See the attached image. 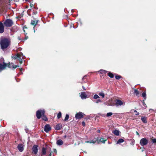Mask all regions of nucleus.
<instances>
[{
  "mask_svg": "<svg viewBox=\"0 0 156 156\" xmlns=\"http://www.w3.org/2000/svg\"><path fill=\"white\" fill-rule=\"evenodd\" d=\"M61 126L60 124H58L56 126L55 129L57 130H59L61 129Z\"/></svg>",
  "mask_w": 156,
  "mask_h": 156,
  "instance_id": "18",
  "label": "nucleus"
},
{
  "mask_svg": "<svg viewBox=\"0 0 156 156\" xmlns=\"http://www.w3.org/2000/svg\"><path fill=\"white\" fill-rule=\"evenodd\" d=\"M62 114L61 112H59L58 114L57 117L58 119H59L61 117Z\"/></svg>",
  "mask_w": 156,
  "mask_h": 156,
  "instance_id": "27",
  "label": "nucleus"
},
{
  "mask_svg": "<svg viewBox=\"0 0 156 156\" xmlns=\"http://www.w3.org/2000/svg\"><path fill=\"white\" fill-rule=\"evenodd\" d=\"M83 114L82 112H79L75 115V118L76 119H81L83 117Z\"/></svg>",
  "mask_w": 156,
  "mask_h": 156,
  "instance_id": "8",
  "label": "nucleus"
},
{
  "mask_svg": "<svg viewBox=\"0 0 156 156\" xmlns=\"http://www.w3.org/2000/svg\"><path fill=\"white\" fill-rule=\"evenodd\" d=\"M46 153V149L44 147H43L42 149V155H45Z\"/></svg>",
  "mask_w": 156,
  "mask_h": 156,
  "instance_id": "16",
  "label": "nucleus"
},
{
  "mask_svg": "<svg viewBox=\"0 0 156 156\" xmlns=\"http://www.w3.org/2000/svg\"><path fill=\"white\" fill-rule=\"evenodd\" d=\"M28 38V37H27V36H26V37H25V40H27Z\"/></svg>",
  "mask_w": 156,
  "mask_h": 156,
  "instance_id": "38",
  "label": "nucleus"
},
{
  "mask_svg": "<svg viewBox=\"0 0 156 156\" xmlns=\"http://www.w3.org/2000/svg\"><path fill=\"white\" fill-rule=\"evenodd\" d=\"M148 142V140L145 138L142 139L140 141V143L142 146H144L147 144Z\"/></svg>",
  "mask_w": 156,
  "mask_h": 156,
  "instance_id": "6",
  "label": "nucleus"
},
{
  "mask_svg": "<svg viewBox=\"0 0 156 156\" xmlns=\"http://www.w3.org/2000/svg\"><path fill=\"white\" fill-rule=\"evenodd\" d=\"M51 153H50L49 155V156H51Z\"/></svg>",
  "mask_w": 156,
  "mask_h": 156,
  "instance_id": "42",
  "label": "nucleus"
},
{
  "mask_svg": "<svg viewBox=\"0 0 156 156\" xmlns=\"http://www.w3.org/2000/svg\"><path fill=\"white\" fill-rule=\"evenodd\" d=\"M88 93V92H87L86 93L85 92H81L80 95V96L82 99H85L88 98V97L87 96V94Z\"/></svg>",
  "mask_w": 156,
  "mask_h": 156,
  "instance_id": "5",
  "label": "nucleus"
},
{
  "mask_svg": "<svg viewBox=\"0 0 156 156\" xmlns=\"http://www.w3.org/2000/svg\"><path fill=\"white\" fill-rule=\"evenodd\" d=\"M136 133L137 135H139V133L137 132H136Z\"/></svg>",
  "mask_w": 156,
  "mask_h": 156,
  "instance_id": "37",
  "label": "nucleus"
},
{
  "mask_svg": "<svg viewBox=\"0 0 156 156\" xmlns=\"http://www.w3.org/2000/svg\"><path fill=\"white\" fill-rule=\"evenodd\" d=\"M146 96V94L144 92H143L142 94V96L144 98H145Z\"/></svg>",
  "mask_w": 156,
  "mask_h": 156,
  "instance_id": "33",
  "label": "nucleus"
},
{
  "mask_svg": "<svg viewBox=\"0 0 156 156\" xmlns=\"http://www.w3.org/2000/svg\"><path fill=\"white\" fill-rule=\"evenodd\" d=\"M26 1H28V0H26Z\"/></svg>",
  "mask_w": 156,
  "mask_h": 156,
  "instance_id": "45",
  "label": "nucleus"
},
{
  "mask_svg": "<svg viewBox=\"0 0 156 156\" xmlns=\"http://www.w3.org/2000/svg\"><path fill=\"white\" fill-rule=\"evenodd\" d=\"M38 146L36 145H34L32 148V151L33 152L34 154H36L38 152V149H37Z\"/></svg>",
  "mask_w": 156,
  "mask_h": 156,
  "instance_id": "9",
  "label": "nucleus"
},
{
  "mask_svg": "<svg viewBox=\"0 0 156 156\" xmlns=\"http://www.w3.org/2000/svg\"><path fill=\"white\" fill-rule=\"evenodd\" d=\"M9 44L10 41L9 39L5 38L1 39L0 44L2 49L6 48L9 46Z\"/></svg>",
  "mask_w": 156,
  "mask_h": 156,
  "instance_id": "1",
  "label": "nucleus"
},
{
  "mask_svg": "<svg viewBox=\"0 0 156 156\" xmlns=\"http://www.w3.org/2000/svg\"><path fill=\"white\" fill-rule=\"evenodd\" d=\"M4 24L7 27H10L12 24V22L11 20L7 19L6 20Z\"/></svg>",
  "mask_w": 156,
  "mask_h": 156,
  "instance_id": "7",
  "label": "nucleus"
},
{
  "mask_svg": "<svg viewBox=\"0 0 156 156\" xmlns=\"http://www.w3.org/2000/svg\"><path fill=\"white\" fill-rule=\"evenodd\" d=\"M85 143H93L94 144L95 142V141H94L93 140H92V141H86L85 142Z\"/></svg>",
  "mask_w": 156,
  "mask_h": 156,
  "instance_id": "32",
  "label": "nucleus"
},
{
  "mask_svg": "<svg viewBox=\"0 0 156 156\" xmlns=\"http://www.w3.org/2000/svg\"><path fill=\"white\" fill-rule=\"evenodd\" d=\"M134 94L136 96H138L139 94V92L137 90L135 89L134 90Z\"/></svg>",
  "mask_w": 156,
  "mask_h": 156,
  "instance_id": "25",
  "label": "nucleus"
},
{
  "mask_svg": "<svg viewBox=\"0 0 156 156\" xmlns=\"http://www.w3.org/2000/svg\"><path fill=\"white\" fill-rule=\"evenodd\" d=\"M99 72L101 74H106L107 72V71L103 69L101 70Z\"/></svg>",
  "mask_w": 156,
  "mask_h": 156,
  "instance_id": "20",
  "label": "nucleus"
},
{
  "mask_svg": "<svg viewBox=\"0 0 156 156\" xmlns=\"http://www.w3.org/2000/svg\"><path fill=\"white\" fill-rule=\"evenodd\" d=\"M82 125L83 126H85V122H82Z\"/></svg>",
  "mask_w": 156,
  "mask_h": 156,
  "instance_id": "36",
  "label": "nucleus"
},
{
  "mask_svg": "<svg viewBox=\"0 0 156 156\" xmlns=\"http://www.w3.org/2000/svg\"><path fill=\"white\" fill-rule=\"evenodd\" d=\"M34 32H35V30H34Z\"/></svg>",
  "mask_w": 156,
  "mask_h": 156,
  "instance_id": "44",
  "label": "nucleus"
},
{
  "mask_svg": "<svg viewBox=\"0 0 156 156\" xmlns=\"http://www.w3.org/2000/svg\"><path fill=\"white\" fill-rule=\"evenodd\" d=\"M100 98L99 97L97 94H95L94 96V99H97L98 98Z\"/></svg>",
  "mask_w": 156,
  "mask_h": 156,
  "instance_id": "29",
  "label": "nucleus"
},
{
  "mask_svg": "<svg viewBox=\"0 0 156 156\" xmlns=\"http://www.w3.org/2000/svg\"><path fill=\"white\" fill-rule=\"evenodd\" d=\"M44 110L37 111L36 112L37 118L38 119H40L42 115V119L43 120L45 121L47 120V117L44 115Z\"/></svg>",
  "mask_w": 156,
  "mask_h": 156,
  "instance_id": "3",
  "label": "nucleus"
},
{
  "mask_svg": "<svg viewBox=\"0 0 156 156\" xmlns=\"http://www.w3.org/2000/svg\"><path fill=\"white\" fill-rule=\"evenodd\" d=\"M112 101V100H109L108 101V102L107 104H106V102H105L104 103V104H105V105H107L108 106H112V105H113L114 104V103H112L111 102V101Z\"/></svg>",
  "mask_w": 156,
  "mask_h": 156,
  "instance_id": "14",
  "label": "nucleus"
},
{
  "mask_svg": "<svg viewBox=\"0 0 156 156\" xmlns=\"http://www.w3.org/2000/svg\"><path fill=\"white\" fill-rule=\"evenodd\" d=\"M83 88L84 90H86V89L84 87H83Z\"/></svg>",
  "mask_w": 156,
  "mask_h": 156,
  "instance_id": "39",
  "label": "nucleus"
},
{
  "mask_svg": "<svg viewBox=\"0 0 156 156\" xmlns=\"http://www.w3.org/2000/svg\"><path fill=\"white\" fill-rule=\"evenodd\" d=\"M124 140L123 139H120L117 141V144H119L120 143H122L124 142Z\"/></svg>",
  "mask_w": 156,
  "mask_h": 156,
  "instance_id": "22",
  "label": "nucleus"
},
{
  "mask_svg": "<svg viewBox=\"0 0 156 156\" xmlns=\"http://www.w3.org/2000/svg\"><path fill=\"white\" fill-rule=\"evenodd\" d=\"M141 120L144 123H146L147 122L146 118L145 117H142Z\"/></svg>",
  "mask_w": 156,
  "mask_h": 156,
  "instance_id": "21",
  "label": "nucleus"
},
{
  "mask_svg": "<svg viewBox=\"0 0 156 156\" xmlns=\"http://www.w3.org/2000/svg\"><path fill=\"white\" fill-rule=\"evenodd\" d=\"M69 118V115L68 114H66L64 120L66 121L68 120Z\"/></svg>",
  "mask_w": 156,
  "mask_h": 156,
  "instance_id": "28",
  "label": "nucleus"
},
{
  "mask_svg": "<svg viewBox=\"0 0 156 156\" xmlns=\"http://www.w3.org/2000/svg\"><path fill=\"white\" fill-rule=\"evenodd\" d=\"M56 143L58 145H61L63 144V142L61 140H59L57 141Z\"/></svg>",
  "mask_w": 156,
  "mask_h": 156,
  "instance_id": "15",
  "label": "nucleus"
},
{
  "mask_svg": "<svg viewBox=\"0 0 156 156\" xmlns=\"http://www.w3.org/2000/svg\"><path fill=\"white\" fill-rule=\"evenodd\" d=\"M120 76H115V78L116 79L118 80L120 78Z\"/></svg>",
  "mask_w": 156,
  "mask_h": 156,
  "instance_id": "34",
  "label": "nucleus"
},
{
  "mask_svg": "<svg viewBox=\"0 0 156 156\" xmlns=\"http://www.w3.org/2000/svg\"><path fill=\"white\" fill-rule=\"evenodd\" d=\"M51 129V128L50 127L49 125L48 124L46 125L44 128V130L46 132H48L49 131H50Z\"/></svg>",
  "mask_w": 156,
  "mask_h": 156,
  "instance_id": "12",
  "label": "nucleus"
},
{
  "mask_svg": "<svg viewBox=\"0 0 156 156\" xmlns=\"http://www.w3.org/2000/svg\"><path fill=\"white\" fill-rule=\"evenodd\" d=\"M112 115V112H109L107 114V116H109Z\"/></svg>",
  "mask_w": 156,
  "mask_h": 156,
  "instance_id": "31",
  "label": "nucleus"
},
{
  "mask_svg": "<svg viewBox=\"0 0 156 156\" xmlns=\"http://www.w3.org/2000/svg\"><path fill=\"white\" fill-rule=\"evenodd\" d=\"M98 133H100V130H98Z\"/></svg>",
  "mask_w": 156,
  "mask_h": 156,
  "instance_id": "40",
  "label": "nucleus"
},
{
  "mask_svg": "<svg viewBox=\"0 0 156 156\" xmlns=\"http://www.w3.org/2000/svg\"><path fill=\"white\" fill-rule=\"evenodd\" d=\"M108 76L112 78H113L114 77V75L111 72H109L108 73Z\"/></svg>",
  "mask_w": 156,
  "mask_h": 156,
  "instance_id": "23",
  "label": "nucleus"
},
{
  "mask_svg": "<svg viewBox=\"0 0 156 156\" xmlns=\"http://www.w3.org/2000/svg\"><path fill=\"white\" fill-rule=\"evenodd\" d=\"M99 95L102 98H104L105 97V94L103 92H100L99 93Z\"/></svg>",
  "mask_w": 156,
  "mask_h": 156,
  "instance_id": "24",
  "label": "nucleus"
},
{
  "mask_svg": "<svg viewBox=\"0 0 156 156\" xmlns=\"http://www.w3.org/2000/svg\"><path fill=\"white\" fill-rule=\"evenodd\" d=\"M104 140L103 138H102L101 139L100 141L101 142H102V143L104 144L105 143V141H106L107 140Z\"/></svg>",
  "mask_w": 156,
  "mask_h": 156,
  "instance_id": "26",
  "label": "nucleus"
},
{
  "mask_svg": "<svg viewBox=\"0 0 156 156\" xmlns=\"http://www.w3.org/2000/svg\"><path fill=\"white\" fill-rule=\"evenodd\" d=\"M38 21L37 20H32L31 22V24L32 25H34V27L36 25Z\"/></svg>",
  "mask_w": 156,
  "mask_h": 156,
  "instance_id": "17",
  "label": "nucleus"
},
{
  "mask_svg": "<svg viewBox=\"0 0 156 156\" xmlns=\"http://www.w3.org/2000/svg\"><path fill=\"white\" fill-rule=\"evenodd\" d=\"M23 55V54L22 53H18L16 55L12 56V58L14 59H16L17 58L19 59L20 62L21 63L22 62V58H23V57H22V56Z\"/></svg>",
  "mask_w": 156,
  "mask_h": 156,
  "instance_id": "4",
  "label": "nucleus"
},
{
  "mask_svg": "<svg viewBox=\"0 0 156 156\" xmlns=\"http://www.w3.org/2000/svg\"><path fill=\"white\" fill-rule=\"evenodd\" d=\"M7 67H8L10 68L13 67L14 68H16L19 67V66L17 65H15L14 66H13V64L12 63L8 64L5 63L4 62H3V65L0 64V72H1L2 70L4 69Z\"/></svg>",
  "mask_w": 156,
  "mask_h": 156,
  "instance_id": "2",
  "label": "nucleus"
},
{
  "mask_svg": "<svg viewBox=\"0 0 156 156\" xmlns=\"http://www.w3.org/2000/svg\"><path fill=\"white\" fill-rule=\"evenodd\" d=\"M113 133L116 135L118 136L119 134V131L115 130L113 132Z\"/></svg>",
  "mask_w": 156,
  "mask_h": 156,
  "instance_id": "19",
  "label": "nucleus"
},
{
  "mask_svg": "<svg viewBox=\"0 0 156 156\" xmlns=\"http://www.w3.org/2000/svg\"><path fill=\"white\" fill-rule=\"evenodd\" d=\"M101 102V100H100V99H98V100L96 101V103H98V102Z\"/></svg>",
  "mask_w": 156,
  "mask_h": 156,
  "instance_id": "35",
  "label": "nucleus"
},
{
  "mask_svg": "<svg viewBox=\"0 0 156 156\" xmlns=\"http://www.w3.org/2000/svg\"><path fill=\"white\" fill-rule=\"evenodd\" d=\"M17 148L19 151L20 152H22L23 150V146L22 144H19L17 146Z\"/></svg>",
  "mask_w": 156,
  "mask_h": 156,
  "instance_id": "10",
  "label": "nucleus"
},
{
  "mask_svg": "<svg viewBox=\"0 0 156 156\" xmlns=\"http://www.w3.org/2000/svg\"><path fill=\"white\" fill-rule=\"evenodd\" d=\"M151 141L153 143L156 144V139H154L151 140Z\"/></svg>",
  "mask_w": 156,
  "mask_h": 156,
  "instance_id": "30",
  "label": "nucleus"
},
{
  "mask_svg": "<svg viewBox=\"0 0 156 156\" xmlns=\"http://www.w3.org/2000/svg\"><path fill=\"white\" fill-rule=\"evenodd\" d=\"M54 152H56V150H55H55H54Z\"/></svg>",
  "mask_w": 156,
  "mask_h": 156,
  "instance_id": "41",
  "label": "nucleus"
},
{
  "mask_svg": "<svg viewBox=\"0 0 156 156\" xmlns=\"http://www.w3.org/2000/svg\"><path fill=\"white\" fill-rule=\"evenodd\" d=\"M4 31V27L3 24L0 22V33H2Z\"/></svg>",
  "mask_w": 156,
  "mask_h": 156,
  "instance_id": "13",
  "label": "nucleus"
},
{
  "mask_svg": "<svg viewBox=\"0 0 156 156\" xmlns=\"http://www.w3.org/2000/svg\"><path fill=\"white\" fill-rule=\"evenodd\" d=\"M12 0H9V1H12Z\"/></svg>",
  "mask_w": 156,
  "mask_h": 156,
  "instance_id": "43",
  "label": "nucleus"
},
{
  "mask_svg": "<svg viewBox=\"0 0 156 156\" xmlns=\"http://www.w3.org/2000/svg\"><path fill=\"white\" fill-rule=\"evenodd\" d=\"M123 102L121 100H117L115 103V105L117 106H119L122 105H123Z\"/></svg>",
  "mask_w": 156,
  "mask_h": 156,
  "instance_id": "11",
  "label": "nucleus"
}]
</instances>
